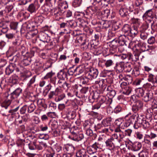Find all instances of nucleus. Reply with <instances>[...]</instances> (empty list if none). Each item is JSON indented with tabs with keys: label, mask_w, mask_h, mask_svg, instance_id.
<instances>
[{
	"label": "nucleus",
	"mask_w": 157,
	"mask_h": 157,
	"mask_svg": "<svg viewBox=\"0 0 157 157\" xmlns=\"http://www.w3.org/2000/svg\"><path fill=\"white\" fill-rule=\"evenodd\" d=\"M109 43L110 51L112 53H114L119 51V49L121 47L118 46L119 44L121 45H128V47L130 48L131 47L130 45L132 44V42H130L128 38L124 35H121L119 37L118 40L115 39L110 41Z\"/></svg>",
	"instance_id": "1"
},
{
	"label": "nucleus",
	"mask_w": 157,
	"mask_h": 157,
	"mask_svg": "<svg viewBox=\"0 0 157 157\" xmlns=\"http://www.w3.org/2000/svg\"><path fill=\"white\" fill-rule=\"evenodd\" d=\"M130 42H131L132 44L130 45L131 48L132 45L134 44V56L136 57V60L139 59V56L140 54L142 52H144L148 50L147 48H146V44L143 42H141L140 40H135L133 42H131L130 41Z\"/></svg>",
	"instance_id": "2"
},
{
	"label": "nucleus",
	"mask_w": 157,
	"mask_h": 157,
	"mask_svg": "<svg viewBox=\"0 0 157 157\" xmlns=\"http://www.w3.org/2000/svg\"><path fill=\"white\" fill-rule=\"evenodd\" d=\"M136 115V120L135 121L133 127L134 128L137 129L139 127L142 126L144 129H146L150 127V124L148 121H146V119L142 115H140L138 114Z\"/></svg>",
	"instance_id": "3"
},
{
	"label": "nucleus",
	"mask_w": 157,
	"mask_h": 157,
	"mask_svg": "<svg viewBox=\"0 0 157 157\" xmlns=\"http://www.w3.org/2000/svg\"><path fill=\"white\" fill-rule=\"evenodd\" d=\"M117 137V135H112L110 138L107 139L105 141L106 147L109 150H114L115 145H119L116 139Z\"/></svg>",
	"instance_id": "4"
},
{
	"label": "nucleus",
	"mask_w": 157,
	"mask_h": 157,
	"mask_svg": "<svg viewBox=\"0 0 157 157\" xmlns=\"http://www.w3.org/2000/svg\"><path fill=\"white\" fill-rule=\"evenodd\" d=\"M136 116V114H134L132 115L131 113H129L125 117V121L123 123L124 126L126 127H128L131 125H132Z\"/></svg>",
	"instance_id": "5"
},
{
	"label": "nucleus",
	"mask_w": 157,
	"mask_h": 157,
	"mask_svg": "<svg viewBox=\"0 0 157 157\" xmlns=\"http://www.w3.org/2000/svg\"><path fill=\"white\" fill-rule=\"evenodd\" d=\"M99 9L97 6H93L90 7L88 8V11L86 13V14L85 15V17L90 19L92 18L93 14L99 13Z\"/></svg>",
	"instance_id": "6"
},
{
	"label": "nucleus",
	"mask_w": 157,
	"mask_h": 157,
	"mask_svg": "<svg viewBox=\"0 0 157 157\" xmlns=\"http://www.w3.org/2000/svg\"><path fill=\"white\" fill-rule=\"evenodd\" d=\"M112 100L105 96H101L99 98V102L101 105V108L109 106L111 103Z\"/></svg>",
	"instance_id": "7"
},
{
	"label": "nucleus",
	"mask_w": 157,
	"mask_h": 157,
	"mask_svg": "<svg viewBox=\"0 0 157 157\" xmlns=\"http://www.w3.org/2000/svg\"><path fill=\"white\" fill-rule=\"evenodd\" d=\"M115 132L117 134H114L113 135H117V137L116 138L118 141V143L119 144L122 141V140L124 137L125 135L123 131H122L120 129V127H117L114 130Z\"/></svg>",
	"instance_id": "8"
},
{
	"label": "nucleus",
	"mask_w": 157,
	"mask_h": 157,
	"mask_svg": "<svg viewBox=\"0 0 157 157\" xmlns=\"http://www.w3.org/2000/svg\"><path fill=\"white\" fill-rule=\"evenodd\" d=\"M98 73V72L97 69L92 68L86 74V75L92 80L93 79L97 77Z\"/></svg>",
	"instance_id": "9"
},
{
	"label": "nucleus",
	"mask_w": 157,
	"mask_h": 157,
	"mask_svg": "<svg viewBox=\"0 0 157 157\" xmlns=\"http://www.w3.org/2000/svg\"><path fill=\"white\" fill-rule=\"evenodd\" d=\"M38 3V2L37 1L36 4L35 2L30 4L27 7V10L31 14L34 13H35L40 7V5Z\"/></svg>",
	"instance_id": "10"
},
{
	"label": "nucleus",
	"mask_w": 157,
	"mask_h": 157,
	"mask_svg": "<svg viewBox=\"0 0 157 157\" xmlns=\"http://www.w3.org/2000/svg\"><path fill=\"white\" fill-rule=\"evenodd\" d=\"M142 11L141 10H138V9H136L134 11L129 12L126 16V17L128 19H130L132 20L136 17V16H140L141 14Z\"/></svg>",
	"instance_id": "11"
},
{
	"label": "nucleus",
	"mask_w": 157,
	"mask_h": 157,
	"mask_svg": "<svg viewBox=\"0 0 157 157\" xmlns=\"http://www.w3.org/2000/svg\"><path fill=\"white\" fill-rule=\"evenodd\" d=\"M110 12L109 9L103 10L99 13V16L103 21H105L108 18Z\"/></svg>",
	"instance_id": "12"
},
{
	"label": "nucleus",
	"mask_w": 157,
	"mask_h": 157,
	"mask_svg": "<svg viewBox=\"0 0 157 157\" xmlns=\"http://www.w3.org/2000/svg\"><path fill=\"white\" fill-rule=\"evenodd\" d=\"M39 38L40 40L44 43H48L50 41V38L48 35L44 32L39 34Z\"/></svg>",
	"instance_id": "13"
},
{
	"label": "nucleus",
	"mask_w": 157,
	"mask_h": 157,
	"mask_svg": "<svg viewBox=\"0 0 157 157\" xmlns=\"http://www.w3.org/2000/svg\"><path fill=\"white\" fill-rule=\"evenodd\" d=\"M120 57L122 59H127L128 60L131 61H137L136 59H134L133 58V56L132 54L130 52H128L126 54H122L120 55Z\"/></svg>",
	"instance_id": "14"
},
{
	"label": "nucleus",
	"mask_w": 157,
	"mask_h": 157,
	"mask_svg": "<svg viewBox=\"0 0 157 157\" xmlns=\"http://www.w3.org/2000/svg\"><path fill=\"white\" fill-rule=\"evenodd\" d=\"M62 90L61 88L57 87L55 91L50 92L48 95V98L51 99L53 98L54 96H58L62 93Z\"/></svg>",
	"instance_id": "15"
},
{
	"label": "nucleus",
	"mask_w": 157,
	"mask_h": 157,
	"mask_svg": "<svg viewBox=\"0 0 157 157\" xmlns=\"http://www.w3.org/2000/svg\"><path fill=\"white\" fill-rule=\"evenodd\" d=\"M153 98V93L151 91H148L143 96V100L145 102L151 101Z\"/></svg>",
	"instance_id": "16"
},
{
	"label": "nucleus",
	"mask_w": 157,
	"mask_h": 157,
	"mask_svg": "<svg viewBox=\"0 0 157 157\" xmlns=\"http://www.w3.org/2000/svg\"><path fill=\"white\" fill-rule=\"evenodd\" d=\"M120 6V9L119 11L120 15L122 17H126L128 14V10L124 5L118 4Z\"/></svg>",
	"instance_id": "17"
},
{
	"label": "nucleus",
	"mask_w": 157,
	"mask_h": 157,
	"mask_svg": "<svg viewBox=\"0 0 157 157\" xmlns=\"http://www.w3.org/2000/svg\"><path fill=\"white\" fill-rule=\"evenodd\" d=\"M21 89L19 88L16 89L10 94V98L12 99H15L17 98L20 94L22 92Z\"/></svg>",
	"instance_id": "18"
},
{
	"label": "nucleus",
	"mask_w": 157,
	"mask_h": 157,
	"mask_svg": "<svg viewBox=\"0 0 157 157\" xmlns=\"http://www.w3.org/2000/svg\"><path fill=\"white\" fill-rule=\"evenodd\" d=\"M63 13L59 8L56 9L54 11V16L56 19L59 21L62 18Z\"/></svg>",
	"instance_id": "19"
},
{
	"label": "nucleus",
	"mask_w": 157,
	"mask_h": 157,
	"mask_svg": "<svg viewBox=\"0 0 157 157\" xmlns=\"http://www.w3.org/2000/svg\"><path fill=\"white\" fill-rule=\"evenodd\" d=\"M77 157H90L85 149H82L79 150L76 153Z\"/></svg>",
	"instance_id": "20"
},
{
	"label": "nucleus",
	"mask_w": 157,
	"mask_h": 157,
	"mask_svg": "<svg viewBox=\"0 0 157 157\" xmlns=\"http://www.w3.org/2000/svg\"><path fill=\"white\" fill-rule=\"evenodd\" d=\"M67 72L65 71L64 69L61 70L58 73L57 77L59 79L64 80L66 78H67Z\"/></svg>",
	"instance_id": "21"
},
{
	"label": "nucleus",
	"mask_w": 157,
	"mask_h": 157,
	"mask_svg": "<svg viewBox=\"0 0 157 157\" xmlns=\"http://www.w3.org/2000/svg\"><path fill=\"white\" fill-rule=\"evenodd\" d=\"M138 33V28L136 25L133 26L131 28L128 36L132 38H134Z\"/></svg>",
	"instance_id": "22"
},
{
	"label": "nucleus",
	"mask_w": 157,
	"mask_h": 157,
	"mask_svg": "<svg viewBox=\"0 0 157 157\" xmlns=\"http://www.w3.org/2000/svg\"><path fill=\"white\" fill-rule=\"evenodd\" d=\"M131 28L129 25H128L126 24L124 25L122 29V31L124 33V34L122 35H124L126 37L128 38V36L129 34Z\"/></svg>",
	"instance_id": "23"
},
{
	"label": "nucleus",
	"mask_w": 157,
	"mask_h": 157,
	"mask_svg": "<svg viewBox=\"0 0 157 157\" xmlns=\"http://www.w3.org/2000/svg\"><path fill=\"white\" fill-rule=\"evenodd\" d=\"M15 69V64H10L6 68L5 72L6 74L10 75L12 73Z\"/></svg>",
	"instance_id": "24"
},
{
	"label": "nucleus",
	"mask_w": 157,
	"mask_h": 157,
	"mask_svg": "<svg viewBox=\"0 0 157 157\" xmlns=\"http://www.w3.org/2000/svg\"><path fill=\"white\" fill-rule=\"evenodd\" d=\"M153 110L152 108H150L147 109L146 112V116L147 119L151 121L153 115Z\"/></svg>",
	"instance_id": "25"
},
{
	"label": "nucleus",
	"mask_w": 157,
	"mask_h": 157,
	"mask_svg": "<svg viewBox=\"0 0 157 157\" xmlns=\"http://www.w3.org/2000/svg\"><path fill=\"white\" fill-rule=\"evenodd\" d=\"M154 9H151L147 10L142 16V17H154Z\"/></svg>",
	"instance_id": "26"
},
{
	"label": "nucleus",
	"mask_w": 157,
	"mask_h": 157,
	"mask_svg": "<svg viewBox=\"0 0 157 157\" xmlns=\"http://www.w3.org/2000/svg\"><path fill=\"white\" fill-rule=\"evenodd\" d=\"M112 122V118L110 117H109L103 120L101 122L102 125L104 127H106L109 126L111 124Z\"/></svg>",
	"instance_id": "27"
},
{
	"label": "nucleus",
	"mask_w": 157,
	"mask_h": 157,
	"mask_svg": "<svg viewBox=\"0 0 157 157\" xmlns=\"http://www.w3.org/2000/svg\"><path fill=\"white\" fill-rule=\"evenodd\" d=\"M11 101L9 99H6L1 103V106L2 108H4L6 109H7L9 106L11 104Z\"/></svg>",
	"instance_id": "28"
},
{
	"label": "nucleus",
	"mask_w": 157,
	"mask_h": 157,
	"mask_svg": "<svg viewBox=\"0 0 157 157\" xmlns=\"http://www.w3.org/2000/svg\"><path fill=\"white\" fill-rule=\"evenodd\" d=\"M114 69L117 73H121L122 72L124 69V65L122 63L117 64Z\"/></svg>",
	"instance_id": "29"
},
{
	"label": "nucleus",
	"mask_w": 157,
	"mask_h": 157,
	"mask_svg": "<svg viewBox=\"0 0 157 157\" xmlns=\"http://www.w3.org/2000/svg\"><path fill=\"white\" fill-rule=\"evenodd\" d=\"M32 56H30L31 57ZM31 59L29 57H24V58L21 61V63L24 66H27L29 65L31 63Z\"/></svg>",
	"instance_id": "30"
},
{
	"label": "nucleus",
	"mask_w": 157,
	"mask_h": 157,
	"mask_svg": "<svg viewBox=\"0 0 157 157\" xmlns=\"http://www.w3.org/2000/svg\"><path fill=\"white\" fill-rule=\"evenodd\" d=\"M141 144L139 142H135L132 144V148L133 151H137L140 149L141 147Z\"/></svg>",
	"instance_id": "31"
},
{
	"label": "nucleus",
	"mask_w": 157,
	"mask_h": 157,
	"mask_svg": "<svg viewBox=\"0 0 157 157\" xmlns=\"http://www.w3.org/2000/svg\"><path fill=\"white\" fill-rule=\"evenodd\" d=\"M36 76L34 75L30 80L29 82L27 84V87L26 90H29L32 88V84H33L35 82Z\"/></svg>",
	"instance_id": "32"
},
{
	"label": "nucleus",
	"mask_w": 157,
	"mask_h": 157,
	"mask_svg": "<svg viewBox=\"0 0 157 157\" xmlns=\"http://www.w3.org/2000/svg\"><path fill=\"white\" fill-rule=\"evenodd\" d=\"M84 71V68L82 67H78L74 69V72L75 73V75H80L83 73Z\"/></svg>",
	"instance_id": "33"
},
{
	"label": "nucleus",
	"mask_w": 157,
	"mask_h": 157,
	"mask_svg": "<svg viewBox=\"0 0 157 157\" xmlns=\"http://www.w3.org/2000/svg\"><path fill=\"white\" fill-rule=\"evenodd\" d=\"M105 82V80L102 78H99L97 81L95 82V84H98L99 85L101 90L103 89V87L106 86L105 84L104 83Z\"/></svg>",
	"instance_id": "34"
},
{
	"label": "nucleus",
	"mask_w": 157,
	"mask_h": 157,
	"mask_svg": "<svg viewBox=\"0 0 157 157\" xmlns=\"http://www.w3.org/2000/svg\"><path fill=\"white\" fill-rule=\"evenodd\" d=\"M133 105L141 110L143 106V103L141 101L137 100L134 101Z\"/></svg>",
	"instance_id": "35"
},
{
	"label": "nucleus",
	"mask_w": 157,
	"mask_h": 157,
	"mask_svg": "<svg viewBox=\"0 0 157 157\" xmlns=\"http://www.w3.org/2000/svg\"><path fill=\"white\" fill-rule=\"evenodd\" d=\"M133 105L141 110L143 106V103L141 101L137 100L134 101Z\"/></svg>",
	"instance_id": "36"
},
{
	"label": "nucleus",
	"mask_w": 157,
	"mask_h": 157,
	"mask_svg": "<svg viewBox=\"0 0 157 157\" xmlns=\"http://www.w3.org/2000/svg\"><path fill=\"white\" fill-rule=\"evenodd\" d=\"M133 105L141 110L143 106V103L141 101L137 100L134 101Z\"/></svg>",
	"instance_id": "37"
},
{
	"label": "nucleus",
	"mask_w": 157,
	"mask_h": 157,
	"mask_svg": "<svg viewBox=\"0 0 157 157\" xmlns=\"http://www.w3.org/2000/svg\"><path fill=\"white\" fill-rule=\"evenodd\" d=\"M36 106L34 103H32L30 104L27 105L28 113H30L33 112L36 109Z\"/></svg>",
	"instance_id": "38"
},
{
	"label": "nucleus",
	"mask_w": 157,
	"mask_h": 157,
	"mask_svg": "<svg viewBox=\"0 0 157 157\" xmlns=\"http://www.w3.org/2000/svg\"><path fill=\"white\" fill-rule=\"evenodd\" d=\"M18 76L16 75H13L11 77L10 79V82L13 84H17L18 82Z\"/></svg>",
	"instance_id": "39"
},
{
	"label": "nucleus",
	"mask_w": 157,
	"mask_h": 157,
	"mask_svg": "<svg viewBox=\"0 0 157 157\" xmlns=\"http://www.w3.org/2000/svg\"><path fill=\"white\" fill-rule=\"evenodd\" d=\"M113 89L112 86L110 85L105 86L103 88V89L101 90V91L103 92H106L107 95Z\"/></svg>",
	"instance_id": "40"
},
{
	"label": "nucleus",
	"mask_w": 157,
	"mask_h": 157,
	"mask_svg": "<svg viewBox=\"0 0 157 157\" xmlns=\"http://www.w3.org/2000/svg\"><path fill=\"white\" fill-rule=\"evenodd\" d=\"M149 24L147 23H143L140 27L139 31L140 32H145V31L148 28Z\"/></svg>",
	"instance_id": "41"
},
{
	"label": "nucleus",
	"mask_w": 157,
	"mask_h": 157,
	"mask_svg": "<svg viewBox=\"0 0 157 157\" xmlns=\"http://www.w3.org/2000/svg\"><path fill=\"white\" fill-rule=\"evenodd\" d=\"M132 88L128 86L126 87L123 89V93L124 94H126L127 95H129L132 92Z\"/></svg>",
	"instance_id": "42"
},
{
	"label": "nucleus",
	"mask_w": 157,
	"mask_h": 157,
	"mask_svg": "<svg viewBox=\"0 0 157 157\" xmlns=\"http://www.w3.org/2000/svg\"><path fill=\"white\" fill-rule=\"evenodd\" d=\"M89 80H90V79L86 75V76H83L80 78V82L83 84H86L88 83Z\"/></svg>",
	"instance_id": "43"
},
{
	"label": "nucleus",
	"mask_w": 157,
	"mask_h": 157,
	"mask_svg": "<svg viewBox=\"0 0 157 157\" xmlns=\"http://www.w3.org/2000/svg\"><path fill=\"white\" fill-rule=\"evenodd\" d=\"M37 103L38 106L40 108L42 107L44 109H45L47 107V105L41 99L38 100L37 101Z\"/></svg>",
	"instance_id": "44"
},
{
	"label": "nucleus",
	"mask_w": 157,
	"mask_h": 157,
	"mask_svg": "<svg viewBox=\"0 0 157 157\" xmlns=\"http://www.w3.org/2000/svg\"><path fill=\"white\" fill-rule=\"evenodd\" d=\"M124 70L126 72H130L132 70V69L131 67V64L127 62L124 64Z\"/></svg>",
	"instance_id": "45"
},
{
	"label": "nucleus",
	"mask_w": 157,
	"mask_h": 157,
	"mask_svg": "<svg viewBox=\"0 0 157 157\" xmlns=\"http://www.w3.org/2000/svg\"><path fill=\"white\" fill-rule=\"evenodd\" d=\"M86 134L90 136H93L95 138L97 136L96 134H93L92 130L90 128L86 129Z\"/></svg>",
	"instance_id": "46"
},
{
	"label": "nucleus",
	"mask_w": 157,
	"mask_h": 157,
	"mask_svg": "<svg viewBox=\"0 0 157 157\" xmlns=\"http://www.w3.org/2000/svg\"><path fill=\"white\" fill-rule=\"evenodd\" d=\"M136 93L138 96L140 97H143L144 95V91L143 89L140 88L137 89L136 91Z\"/></svg>",
	"instance_id": "47"
},
{
	"label": "nucleus",
	"mask_w": 157,
	"mask_h": 157,
	"mask_svg": "<svg viewBox=\"0 0 157 157\" xmlns=\"http://www.w3.org/2000/svg\"><path fill=\"white\" fill-rule=\"evenodd\" d=\"M82 3V0H74L72 3L73 6L75 7L79 6Z\"/></svg>",
	"instance_id": "48"
},
{
	"label": "nucleus",
	"mask_w": 157,
	"mask_h": 157,
	"mask_svg": "<svg viewBox=\"0 0 157 157\" xmlns=\"http://www.w3.org/2000/svg\"><path fill=\"white\" fill-rule=\"evenodd\" d=\"M18 25L17 22H13L10 23V26L11 29L16 30L17 28Z\"/></svg>",
	"instance_id": "49"
},
{
	"label": "nucleus",
	"mask_w": 157,
	"mask_h": 157,
	"mask_svg": "<svg viewBox=\"0 0 157 157\" xmlns=\"http://www.w3.org/2000/svg\"><path fill=\"white\" fill-rule=\"evenodd\" d=\"M146 136L152 140L157 138V134L155 132H151L149 134L146 135Z\"/></svg>",
	"instance_id": "50"
},
{
	"label": "nucleus",
	"mask_w": 157,
	"mask_h": 157,
	"mask_svg": "<svg viewBox=\"0 0 157 157\" xmlns=\"http://www.w3.org/2000/svg\"><path fill=\"white\" fill-rule=\"evenodd\" d=\"M155 78H154V75L151 73L149 74L147 80L148 81L152 82L154 85L155 83Z\"/></svg>",
	"instance_id": "51"
},
{
	"label": "nucleus",
	"mask_w": 157,
	"mask_h": 157,
	"mask_svg": "<svg viewBox=\"0 0 157 157\" xmlns=\"http://www.w3.org/2000/svg\"><path fill=\"white\" fill-rule=\"evenodd\" d=\"M71 135L68 136V137L73 140L76 141L75 138H77L78 133L73 131L71 132Z\"/></svg>",
	"instance_id": "52"
},
{
	"label": "nucleus",
	"mask_w": 157,
	"mask_h": 157,
	"mask_svg": "<svg viewBox=\"0 0 157 157\" xmlns=\"http://www.w3.org/2000/svg\"><path fill=\"white\" fill-rule=\"evenodd\" d=\"M89 43L86 42L85 40H83L82 43H81L80 46L82 48L86 49L88 48Z\"/></svg>",
	"instance_id": "53"
},
{
	"label": "nucleus",
	"mask_w": 157,
	"mask_h": 157,
	"mask_svg": "<svg viewBox=\"0 0 157 157\" xmlns=\"http://www.w3.org/2000/svg\"><path fill=\"white\" fill-rule=\"evenodd\" d=\"M154 17H143V18L144 20H145L146 21L145 23H154V21L153 20V18Z\"/></svg>",
	"instance_id": "54"
},
{
	"label": "nucleus",
	"mask_w": 157,
	"mask_h": 157,
	"mask_svg": "<svg viewBox=\"0 0 157 157\" xmlns=\"http://www.w3.org/2000/svg\"><path fill=\"white\" fill-rule=\"evenodd\" d=\"M102 28L105 29L109 27L111 24V22L109 21H102Z\"/></svg>",
	"instance_id": "55"
},
{
	"label": "nucleus",
	"mask_w": 157,
	"mask_h": 157,
	"mask_svg": "<svg viewBox=\"0 0 157 157\" xmlns=\"http://www.w3.org/2000/svg\"><path fill=\"white\" fill-rule=\"evenodd\" d=\"M156 41L155 37L154 36H151L147 40L148 44H154Z\"/></svg>",
	"instance_id": "56"
},
{
	"label": "nucleus",
	"mask_w": 157,
	"mask_h": 157,
	"mask_svg": "<svg viewBox=\"0 0 157 157\" xmlns=\"http://www.w3.org/2000/svg\"><path fill=\"white\" fill-rule=\"evenodd\" d=\"M140 37L143 40H145L147 39L148 36L147 33L145 32H140Z\"/></svg>",
	"instance_id": "57"
},
{
	"label": "nucleus",
	"mask_w": 157,
	"mask_h": 157,
	"mask_svg": "<svg viewBox=\"0 0 157 157\" xmlns=\"http://www.w3.org/2000/svg\"><path fill=\"white\" fill-rule=\"evenodd\" d=\"M65 148L69 152H72L75 150V148L72 145H67L66 147Z\"/></svg>",
	"instance_id": "58"
},
{
	"label": "nucleus",
	"mask_w": 157,
	"mask_h": 157,
	"mask_svg": "<svg viewBox=\"0 0 157 157\" xmlns=\"http://www.w3.org/2000/svg\"><path fill=\"white\" fill-rule=\"evenodd\" d=\"M87 150L89 154H94L97 151L91 146L88 147Z\"/></svg>",
	"instance_id": "59"
},
{
	"label": "nucleus",
	"mask_w": 157,
	"mask_h": 157,
	"mask_svg": "<svg viewBox=\"0 0 157 157\" xmlns=\"http://www.w3.org/2000/svg\"><path fill=\"white\" fill-rule=\"evenodd\" d=\"M71 84L67 83L66 81L63 82L62 86L61 88H63L66 90H67L71 87Z\"/></svg>",
	"instance_id": "60"
},
{
	"label": "nucleus",
	"mask_w": 157,
	"mask_h": 157,
	"mask_svg": "<svg viewBox=\"0 0 157 157\" xmlns=\"http://www.w3.org/2000/svg\"><path fill=\"white\" fill-rule=\"evenodd\" d=\"M116 94V92L114 90H112L107 95L108 96V98H109L111 99V98H113L115 96V95Z\"/></svg>",
	"instance_id": "61"
},
{
	"label": "nucleus",
	"mask_w": 157,
	"mask_h": 157,
	"mask_svg": "<svg viewBox=\"0 0 157 157\" xmlns=\"http://www.w3.org/2000/svg\"><path fill=\"white\" fill-rule=\"evenodd\" d=\"M113 64V62L111 59L107 60L105 62V65L106 67H109Z\"/></svg>",
	"instance_id": "62"
},
{
	"label": "nucleus",
	"mask_w": 157,
	"mask_h": 157,
	"mask_svg": "<svg viewBox=\"0 0 157 157\" xmlns=\"http://www.w3.org/2000/svg\"><path fill=\"white\" fill-rule=\"evenodd\" d=\"M107 154H105L106 157H112L114 155V150H109Z\"/></svg>",
	"instance_id": "63"
},
{
	"label": "nucleus",
	"mask_w": 157,
	"mask_h": 157,
	"mask_svg": "<svg viewBox=\"0 0 157 157\" xmlns=\"http://www.w3.org/2000/svg\"><path fill=\"white\" fill-rule=\"evenodd\" d=\"M139 157H148V154L145 151H141L138 154Z\"/></svg>",
	"instance_id": "64"
}]
</instances>
